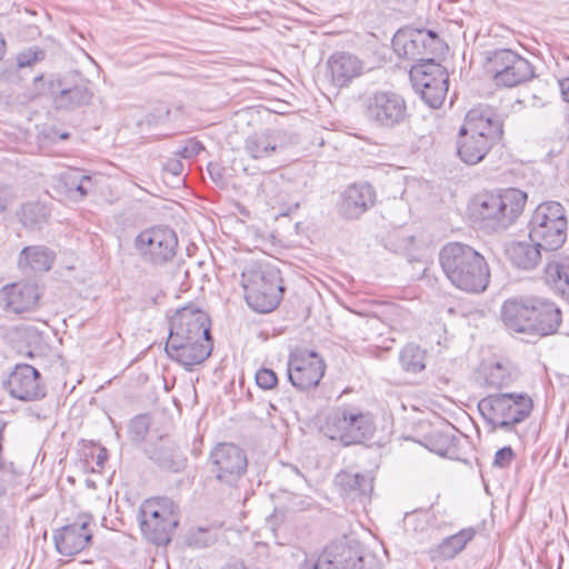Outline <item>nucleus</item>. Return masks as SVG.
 I'll list each match as a JSON object with an SVG mask.
<instances>
[{
  "mask_svg": "<svg viewBox=\"0 0 569 569\" xmlns=\"http://www.w3.org/2000/svg\"><path fill=\"white\" fill-rule=\"evenodd\" d=\"M447 278L457 288L467 292H481L489 283V270L485 258L470 246L452 242L439 254Z\"/></svg>",
  "mask_w": 569,
  "mask_h": 569,
  "instance_id": "nucleus-1",
  "label": "nucleus"
},
{
  "mask_svg": "<svg viewBox=\"0 0 569 569\" xmlns=\"http://www.w3.org/2000/svg\"><path fill=\"white\" fill-rule=\"evenodd\" d=\"M210 325L211 322H170L166 345L168 355L187 370L204 362L213 350Z\"/></svg>",
  "mask_w": 569,
  "mask_h": 569,
  "instance_id": "nucleus-2",
  "label": "nucleus"
},
{
  "mask_svg": "<svg viewBox=\"0 0 569 569\" xmlns=\"http://www.w3.org/2000/svg\"><path fill=\"white\" fill-rule=\"evenodd\" d=\"M241 284L249 307L260 313L272 311L284 291L280 270L269 263H251L246 267Z\"/></svg>",
  "mask_w": 569,
  "mask_h": 569,
  "instance_id": "nucleus-3",
  "label": "nucleus"
},
{
  "mask_svg": "<svg viewBox=\"0 0 569 569\" xmlns=\"http://www.w3.org/2000/svg\"><path fill=\"white\" fill-rule=\"evenodd\" d=\"M320 430L329 439L339 440L345 446H349L370 439L376 425L370 412L352 406H342L328 412Z\"/></svg>",
  "mask_w": 569,
  "mask_h": 569,
  "instance_id": "nucleus-4",
  "label": "nucleus"
},
{
  "mask_svg": "<svg viewBox=\"0 0 569 569\" xmlns=\"http://www.w3.org/2000/svg\"><path fill=\"white\" fill-rule=\"evenodd\" d=\"M568 221L565 208L557 201L540 203L530 220L529 239L545 250L559 249L567 239Z\"/></svg>",
  "mask_w": 569,
  "mask_h": 569,
  "instance_id": "nucleus-5",
  "label": "nucleus"
},
{
  "mask_svg": "<svg viewBox=\"0 0 569 569\" xmlns=\"http://www.w3.org/2000/svg\"><path fill=\"white\" fill-rule=\"evenodd\" d=\"M140 528L151 542L167 545L179 523L176 503L166 497L147 499L140 507Z\"/></svg>",
  "mask_w": 569,
  "mask_h": 569,
  "instance_id": "nucleus-6",
  "label": "nucleus"
},
{
  "mask_svg": "<svg viewBox=\"0 0 569 569\" xmlns=\"http://www.w3.org/2000/svg\"><path fill=\"white\" fill-rule=\"evenodd\" d=\"M409 77L415 90L429 107L438 109L442 106L448 92L449 74L435 58L411 66Z\"/></svg>",
  "mask_w": 569,
  "mask_h": 569,
  "instance_id": "nucleus-7",
  "label": "nucleus"
},
{
  "mask_svg": "<svg viewBox=\"0 0 569 569\" xmlns=\"http://www.w3.org/2000/svg\"><path fill=\"white\" fill-rule=\"evenodd\" d=\"M208 466L210 473L221 486L234 489L247 472L248 458L240 447L222 442L210 451Z\"/></svg>",
  "mask_w": 569,
  "mask_h": 569,
  "instance_id": "nucleus-8",
  "label": "nucleus"
},
{
  "mask_svg": "<svg viewBox=\"0 0 569 569\" xmlns=\"http://www.w3.org/2000/svg\"><path fill=\"white\" fill-rule=\"evenodd\" d=\"M392 47L398 57L417 63H425L442 51L443 42L431 30L408 29L398 31L392 39Z\"/></svg>",
  "mask_w": 569,
  "mask_h": 569,
  "instance_id": "nucleus-9",
  "label": "nucleus"
},
{
  "mask_svg": "<svg viewBox=\"0 0 569 569\" xmlns=\"http://www.w3.org/2000/svg\"><path fill=\"white\" fill-rule=\"evenodd\" d=\"M296 142V136L284 129L257 130L244 139L243 151L250 159L262 161L282 153Z\"/></svg>",
  "mask_w": 569,
  "mask_h": 569,
  "instance_id": "nucleus-10",
  "label": "nucleus"
},
{
  "mask_svg": "<svg viewBox=\"0 0 569 569\" xmlns=\"http://www.w3.org/2000/svg\"><path fill=\"white\" fill-rule=\"evenodd\" d=\"M362 555L347 541L332 542L319 553L306 557L302 569H362Z\"/></svg>",
  "mask_w": 569,
  "mask_h": 569,
  "instance_id": "nucleus-11",
  "label": "nucleus"
},
{
  "mask_svg": "<svg viewBox=\"0 0 569 569\" xmlns=\"http://www.w3.org/2000/svg\"><path fill=\"white\" fill-rule=\"evenodd\" d=\"M326 371L323 359L316 351L296 349L290 352L288 376L293 387L307 390L319 385Z\"/></svg>",
  "mask_w": 569,
  "mask_h": 569,
  "instance_id": "nucleus-12",
  "label": "nucleus"
},
{
  "mask_svg": "<svg viewBox=\"0 0 569 569\" xmlns=\"http://www.w3.org/2000/svg\"><path fill=\"white\" fill-rule=\"evenodd\" d=\"M366 117L381 127H395L406 117V102L391 91H377L365 99Z\"/></svg>",
  "mask_w": 569,
  "mask_h": 569,
  "instance_id": "nucleus-13",
  "label": "nucleus"
},
{
  "mask_svg": "<svg viewBox=\"0 0 569 569\" xmlns=\"http://www.w3.org/2000/svg\"><path fill=\"white\" fill-rule=\"evenodd\" d=\"M136 247L153 263H163L174 257L178 238L168 227H153L138 234Z\"/></svg>",
  "mask_w": 569,
  "mask_h": 569,
  "instance_id": "nucleus-14",
  "label": "nucleus"
},
{
  "mask_svg": "<svg viewBox=\"0 0 569 569\" xmlns=\"http://www.w3.org/2000/svg\"><path fill=\"white\" fill-rule=\"evenodd\" d=\"M90 513H80L72 523L66 525L54 532L57 551L62 556H74L81 552L92 540L94 527Z\"/></svg>",
  "mask_w": 569,
  "mask_h": 569,
  "instance_id": "nucleus-15",
  "label": "nucleus"
},
{
  "mask_svg": "<svg viewBox=\"0 0 569 569\" xmlns=\"http://www.w3.org/2000/svg\"><path fill=\"white\" fill-rule=\"evenodd\" d=\"M42 291L36 283L13 282L0 289V307L10 313L20 315L37 309Z\"/></svg>",
  "mask_w": 569,
  "mask_h": 569,
  "instance_id": "nucleus-16",
  "label": "nucleus"
},
{
  "mask_svg": "<svg viewBox=\"0 0 569 569\" xmlns=\"http://www.w3.org/2000/svg\"><path fill=\"white\" fill-rule=\"evenodd\" d=\"M40 377V372L32 366L17 365L6 382L7 390L21 401L39 400L46 396Z\"/></svg>",
  "mask_w": 569,
  "mask_h": 569,
  "instance_id": "nucleus-17",
  "label": "nucleus"
},
{
  "mask_svg": "<svg viewBox=\"0 0 569 569\" xmlns=\"http://www.w3.org/2000/svg\"><path fill=\"white\" fill-rule=\"evenodd\" d=\"M467 214L473 227L491 233L498 229V192L483 190L468 202Z\"/></svg>",
  "mask_w": 569,
  "mask_h": 569,
  "instance_id": "nucleus-18",
  "label": "nucleus"
},
{
  "mask_svg": "<svg viewBox=\"0 0 569 569\" xmlns=\"http://www.w3.org/2000/svg\"><path fill=\"white\" fill-rule=\"evenodd\" d=\"M330 82L336 88H346L366 71V63L356 54L347 51L333 52L327 60Z\"/></svg>",
  "mask_w": 569,
  "mask_h": 569,
  "instance_id": "nucleus-19",
  "label": "nucleus"
},
{
  "mask_svg": "<svg viewBox=\"0 0 569 569\" xmlns=\"http://www.w3.org/2000/svg\"><path fill=\"white\" fill-rule=\"evenodd\" d=\"M472 132L495 144L498 134L497 108L487 103H479L469 110L461 126V133Z\"/></svg>",
  "mask_w": 569,
  "mask_h": 569,
  "instance_id": "nucleus-20",
  "label": "nucleus"
},
{
  "mask_svg": "<svg viewBox=\"0 0 569 569\" xmlns=\"http://www.w3.org/2000/svg\"><path fill=\"white\" fill-rule=\"evenodd\" d=\"M376 201V192L369 183L349 186L341 196L339 213L346 219H358L368 211Z\"/></svg>",
  "mask_w": 569,
  "mask_h": 569,
  "instance_id": "nucleus-21",
  "label": "nucleus"
},
{
  "mask_svg": "<svg viewBox=\"0 0 569 569\" xmlns=\"http://www.w3.org/2000/svg\"><path fill=\"white\" fill-rule=\"evenodd\" d=\"M533 400L526 392H500V428H510L527 419Z\"/></svg>",
  "mask_w": 569,
  "mask_h": 569,
  "instance_id": "nucleus-22",
  "label": "nucleus"
},
{
  "mask_svg": "<svg viewBox=\"0 0 569 569\" xmlns=\"http://www.w3.org/2000/svg\"><path fill=\"white\" fill-rule=\"evenodd\" d=\"M533 74L528 60L509 49H500V83L506 87H515Z\"/></svg>",
  "mask_w": 569,
  "mask_h": 569,
  "instance_id": "nucleus-23",
  "label": "nucleus"
},
{
  "mask_svg": "<svg viewBox=\"0 0 569 569\" xmlns=\"http://www.w3.org/2000/svg\"><path fill=\"white\" fill-rule=\"evenodd\" d=\"M541 246L537 241L511 240L505 243V257L517 269L532 270L541 260Z\"/></svg>",
  "mask_w": 569,
  "mask_h": 569,
  "instance_id": "nucleus-24",
  "label": "nucleus"
},
{
  "mask_svg": "<svg viewBox=\"0 0 569 569\" xmlns=\"http://www.w3.org/2000/svg\"><path fill=\"white\" fill-rule=\"evenodd\" d=\"M56 260V253L44 246L24 247L18 256L17 264L24 276L49 271Z\"/></svg>",
  "mask_w": 569,
  "mask_h": 569,
  "instance_id": "nucleus-25",
  "label": "nucleus"
},
{
  "mask_svg": "<svg viewBox=\"0 0 569 569\" xmlns=\"http://www.w3.org/2000/svg\"><path fill=\"white\" fill-rule=\"evenodd\" d=\"M144 451L160 468L177 472L184 467L186 458L169 438H158L156 442L148 443Z\"/></svg>",
  "mask_w": 569,
  "mask_h": 569,
  "instance_id": "nucleus-26",
  "label": "nucleus"
},
{
  "mask_svg": "<svg viewBox=\"0 0 569 569\" xmlns=\"http://www.w3.org/2000/svg\"><path fill=\"white\" fill-rule=\"evenodd\" d=\"M492 146L493 143L487 141L485 138L472 132L461 133V128L459 129L457 151L460 159L467 164L480 162Z\"/></svg>",
  "mask_w": 569,
  "mask_h": 569,
  "instance_id": "nucleus-27",
  "label": "nucleus"
},
{
  "mask_svg": "<svg viewBox=\"0 0 569 569\" xmlns=\"http://www.w3.org/2000/svg\"><path fill=\"white\" fill-rule=\"evenodd\" d=\"M527 193L517 188L500 192V229L511 226L522 213Z\"/></svg>",
  "mask_w": 569,
  "mask_h": 569,
  "instance_id": "nucleus-28",
  "label": "nucleus"
},
{
  "mask_svg": "<svg viewBox=\"0 0 569 569\" xmlns=\"http://www.w3.org/2000/svg\"><path fill=\"white\" fill-rule=\"evenodd\" d=\"M336 483L345 495L353 499L361 496H369L373 490V479L368 473L342 471L337 475Z\"/></svg>",
  "mask_w": 569,
  "mask_h": 569,
  "instance_id": "nucleus-29",
  "label": "nucleus"
},
{
  "mask_svg": "<svg viewBox=\"0 0 569 569\" xmlns=\"http://www.w3.org/2000/svg\"><path fill=\"white\" fill-rule=\"evenodd\" d=\"M288 183L281 174H271L262 179L259 190L271 206L286 204Z\"/></svg>",
  "mask_w": 569,
  "mask_h": 569,
  "instance_id": "nucleus-30",
  "label": "nucleus"
},
{
  "mask_svg": "<svg viewBox=\"0 0 569 569\" xmlns=\"http://www.w3.org/2000/svg\"><path fill=\"white\" fill-rule=\"evenodd\" d=\"M92 93L87 86L78 84L69 89L61 90L54 97V104L58 109H76L90 103Z\"/></svg>",
  "mask_w": 569,
  "mask_h": 569,
  "instance_id": "nucleus-31",
  "label": "nucleus"
},
{
  "mask_svg": "<svg viewBox=\"0 0 569 569\" xmlns=\"http://www.w3.org/2000/svg\"><path fill=\"white\" fill-rule=\"evenodd\" d=\"M550 288L566 301H569V268L559 262H549L545 270Z\"/></svg>",
  "mask_w": 569,
  "mask_h": 569,
  "instance_id": "nucleus-32",
  "label": "nucleus"
},
{
  "mask_svg": "<svg viewBox=\"0 0 569 569\" xmlns=\"http://www.w3.org/2000/svg\"><path fill=\"white\" fill-rule=\"evenodd\" d=\"M475 531L469 529H462L458 533L446 538L435 550L433 558L451 559L458 552H460L473 538Z\"/></svg>",
  "mask_w": 569,
  "mask_h": 569,
  "instance_id": "nucleus-33",
  "label": "nucleus"
},
{
  "mask_svg": "<svg viewBox=\"0 0 569 569\" xmlns=\"http://www.w3.org/2000/svg\"><path fill=\"white\" fill-rule=\"evenodd\" d=\"M561 322H505L509 331L527 333V342H535L541 337L555 333Z\"/></svg>",
  "mask_w": 569,
  "mask_h": 569,
  "instance_id": "nucleus-34",
  "label": "nucleus"
},
{
  "mask_svg": "<svg viewBox=\"0 0 569 569\" xmlns=\"http://www.w3.org/2000/svg\"><path fill=\"white\" fill-rule=\"evenodd\" d=\"M532 297L512 298L502 306V320H532Z\"/></svg>",
  "mask_w": 569,
  "mask_h": 569,
  "instance_id": "nucleus-35",
  "label": "nucleus"
},
{
  "mask_svg": "<svg viewBox=\"0 0 569 569\" xmlns=\"http://www.w3.org/2000/svg\"><path fill=\"white\" fill-rule=\"evenodd\" d=\"M399 360L405 371L417 373L426 368V351L417 345L408 343L401 350Z\"/></svg>",
  "mask_w": 569,
  "mask_h": 569,
  "instance_id": "nucleus-36",
  "label": "nucleus"
},
{
  "mask_svg": "<svg viewBox=\"0 0 569 569\" xmlns=\"http://www.w3.org/2000/svg\"><path fill=\"white\" fill-rule=\"evenodd\" d=\"M21 223L30 229L39 228L47 221L46 207L39 202H28L19 212Z\"/></svg>",
  "mask_w": 569,
  "mask_h": 569,
  "instance_id": "nucleus-37",
  "label": "nucleus"
},
{
  "mask_svg": "<svg viewBox=\"0 0 569 569\" xmlns=\"http://www.w3.org/2000/svg\"><path fill=\"white\" fill-rule=\"evenodd\" d=\"M532 320H560L561 311L552 301L532 297Z\"/></svg>",
  "mask_w": 569,
  "mask_h": 569,
  "instance_id": "nucleus-38",
  "label": "nucleus"
},
{
  "mask_svg": "<svg viewBox=\"0 0 569 569\" xmlns=\"http://www.w3.org/2000/svg\"><path fill=\"white\" fill-rule=\"evenodd\" d=\"M478 410L491 430H495L498 425V396L490 395L481 399Z\"/></svg>",
  "mask_w": 569,
  "mask_h": 569,
  "instance_id": "nucleus-39",
  "label": "nucleus"
},
{
  "mask_svg": "<svg viewBox=\"0 0 569 569\" xmlns=\"http://www.w3.org/2000/svg\"><path fill=\"white\" fill-rule=\"evenodd\" d=\"M178 320H210V316L197 302H190L176 310Z\"/></svg>",
  "mask_w": 569,
  "mask_h": 569,
  "instance_id": "nucleus-40",
  "label": "nucleus"
},
{
  "mask_svg": "<svg viewBox=\"0 0 569 569\" xmlns=\"http://www.w3.org/2000/svg\"><path fill=\"white\" fill-rule=\"evenodd\" d=\"M426 441H427L426 446L431 451H433V452H436V453H438L440 456H445L448 452V450L450 448V443H451V440H450L449 436L443 435V433L438 432V431H436V432L431 433L430 436H428L426 438Z\"/></svg>",
  "mask_w": 569,
  "mask_h": 569,
  "instance_id": "nucleus-41",
  "label": "nucleus"
},
{
  "mask_svg": "<svg viewBox=\"0 0 569 569\" xmlns=\"http://www.w3.org/2000/svg\"><path fill=\"white\" fill-rule=\"evenodd\" d=\"M216 541V536L204 528H197L191 530L188 535V542L196 548H204Z\"/></svg>",
  "mask_w": 569,
  "mask_h": 569,
  "instance_id": "nucleus-42",
  "label": "nucleus"
},
{
  "mask_svg": "<svg viewBox=\"0 0 569 569\" xmlns=\"http://www.w3.org/2000/svg\"><path fill=\"white\" fill-rule=\"evenodd\" d=\"M497 51H487L483 53V79L492 80L496 82L498 79V60H497ZM497 86V83H495Z\"/></svg>",
  "mask_w": 569,
  "mask_h": 569,
  "instance_id": "nucleus-43",
  "label": "nucleus"
},
{
  "mask_svg": "<svg viewBox=\"0 0 569 569\" xmlns=\"http://www.w3.org/2000/svg\"><path fill=\"white\" fill-rule=\"evenodd\" d=\"M149 430V423L146 417H136L131 420L129 432L130 437L136 442H141Z\"/></svg>",
  "mask_w": 569,
  "mask_h": 569,
  "instance_id": "nucleus-44",
  "label": "nucleus"
},
{
  "mask_svg": "<svg viewBox=\"0 0 569 569\" xmlns=\"http://www.w3.org/2000/svg\"><path fill=\"white\" fill-rule=\"evenodd\" d=\"M256 382L261 389L270 390L276 387L278 378L273 370L261 368L256 373Z\"/></svg>",
  "mask_w": 569,
  "mask_h": 569,
  "instance_id": "nucleus-45",
  "label": "nucleus"
},
{
  "mask_svg": "<svg viewBox=\"0 0 569 569\" xmlns=\"http://www.w3.org/2000/svg\"><path fill=\"white\" fill-rule=\"evenodd\" d=\"M44 58V51L38 48H31L27 51L20 52L17 57V62L20 68L29 67L32 63L40 61Z\"/></svg>",
  "mask_w": 569,
  "mask_h": 569,
  "instance_id": "nucleus-46",
  "label": "nucleus"
},
{
  "mask_svg": "<svg viewBox=\"0 0 569 569\" xmlns=\"http://www.w3.org/2000/svg\"><path fill=\"white\" fill-rule=\"evenodd\" d=\"M498 369V363L487 365L481 363L477 371V379L482 381L487 386H495L497 383V375L496 370Z\"/></svg>",
  "mask_w": 569,
  "mask_h": 569,
  "instance_id": "nucleus-47",
  "label": "nucleus"
},
{
  "mask_svg": "<svg viewBox=\"0 0 569 569\" xmlns=\"http://www.w3.org/2000/svg\"><path fill=\"white\" fill-rule=\"evenodd\" d=\"M203 144L194 139L186 141L184 146L176 151V154L183 159H191L203 150Z\"/></svg>",
  "mask_w": 569,
  "mask_h": 569,
  "instance_id": "nucleus-48",
  "label": "nucleus"
},
{
  "mask_svg": "<svg viewBox=\"0 0 569 569\" xmlns=\"http://www.w3.org/2000/svg\"><path fill=\"white\" fill-rule=\"evenodd\" d=\"M520 372L516 367H505L500 363V388L510 386L519 377Z\"/></svg>",
  "mask_w": 569,
  "mask_h": 569,
  "instance_id": "nucleus-49",
  "label": "nucleus"
},
{
  "mask_svg": "<svg viewBox=\"0 0 569 569\" xmlns=\"http://www.w3.org/2000/svg\"><path fill=\"white\" fill-rule=\"evenodd\" d=\"M81 176H83L82 172L80 170L74 169V170H70V171L64 172L61 176V178L64 181V183L68 187V189L70 191H73V189L76 188L77 183L81 179Z\"/></svg>",
  "mask_w": 569,
  "mask_h": 569,
  "instance_id": "nucleus-50",
  "label": "nucleus"
},
{
  "mask_svg": "<svg viewBox=\"0 0 569 569\" xmlns=\"http://www.w3.org/2000/svg\"><path fill=\"white\" fill-rule=\"evenodd\" d=\"M91 184V177L83 174L73 189L74 192L79 193V199H83L89 192V186Z\"/></svg>",
  "mask_w": 569,
  "mask_h": 569,
  "instance_id": "nucleus-51",
  "label": "nucleus"
},
{
  "mask_svg": "<svg viewBox=\"0 0 569 569\" xmlns=\"http://www.w3.org/2000/svg\"><path fill=\"white\" fill-rule=\"evenodd\" d=\"M223 168L217 163H209L208 164V172L211 177V179L216 183H223L224 174H223Z\"/></svg>",
  "mask_w": 569,
  "mask_h": 569,
  "instance_id": "nucleus-52",
  "label": "nucleus"
},
{
  "mask_svg": "<svg viewBox=\"0 0 569 569\" xmlns=\"http://www.w3.org/2000/svg\"><path fill=\"white\" fill-rule=\"evenodd\" d=\"M166 170L173 176H179L183 171V163L177 158L169 159L164 166Z\"/></svg>",
  "mask_w": 569,
  "mask_h": 569,
  "instance_id": "nucleus-53",
  "label": "nucleus"
},
{
  "mask_svg": "<svg viewBox=\"0 0 569 569\" xmlns=\"http://www.w3.org/2000/svg\"><path fill=\"white\" fill-rule=\"evenodd\" d=\"M515 457V452L510 446L500 448V468L505 466V463H509Z\"/></svg>",
  "mask_w": 569,
  "mask_h": 569,
  "instance_id": "nucleus-54",
  "label": "nucleus"
},
{
  "mask_svg": "<svg viewBox=\"0 0 569 569\" xmlns=\"http://www.w3.org/2000/svg\"><path fill=\"white\" fill-rule=\"evenodd\" d=\"M559 87H560V91L563 97V100L569 103V77L559 80Z\"/></svg>",
  "mask_w": 569,
  "mask_h": 569,
  "instance_id": "nucleus-55",
  "label": "nucleus"
},
{
  "mask_svg": "<svg viewBox=\"0 0 569 569\" xmlns=\"http://www.w3.org/2000/svg\"><path fill=\"white\" fill-rule=\"evenodd\" d=\"M106 460H107V450L104 448H102L99 450V452L96 457V463L99 467H103Z\"/></svg>",
  "mask_w": 569,
  "mask_h": 569,
  "instance_id": "nucleus-56",
  "label": "nucleus"
},
{
  "mask_svg": "<svg viewBox=\"0 0 569 569\" xmlns=\"http://www.w3.org/2000/svg\"><path fill=\"white\" fill-rule=\"evenodd\" d=\"M4 426H6L4 423H0V470L4 466V461H3V457H2V450H3L2 441H3V429H4Z\"/></svg>",
  "mask_w": 569,
  "mask_h": 569,
  "instance_id": "nucleus-57",
  "label": "nucleus"
},
{
  "mask_svg": "<svg viewBox=\"0 0 569 569\" xmlns=\"http://www.w3.org/2000/svg\"><path fill=\"white\" fill-rule=\"evenodd\" d=\"M4 52H6V41L2 37V34L0 33V60L2 59Z\"/></svg>",
  "mask_w": 569,
  "mask_h": 569,
  "instance_id": "nucleus-58",
  "label": "nucleus"
},
{
  "mask_svg": "<svg viewBox=\"0 0 569 569\" xmlns=\"http://www.w3.org/2000/svg\"><path fill=\"white\" fill-rule=\"evenodd\" d=\"M492 466H498V450L495 452V456H493V460H492Z\"/></svg>",
  "mask_w": 569,
  "mask_h": 569,
  "instance_id": "nucleus-59",
  "label": "nucleus"
},
{
  "mask_svg": "<svg viewBox=\"0 0 569 569\" xmlns=\"http://www.w3.org/2000/svg\"><path fill=\"white\" fill-rule=\"evenodd\" d=\"M259 337L261 338V340H262V341L268 340V335H267V333H264L263 331H260V332H259Z\"/></svg>",
  "mask_w": 569,
  "mask_h": 569,
  "instance_id": "nucleus-60",
  "label": "nucleus"
},
{
  "mask_svg": "<svg viewBox=\"0 0 569 569\" xmlns=\"http://www.w3.org/2000/svg\"><path fill=\"white\" fill-rule=\"evenodd\" d=\"M482 481H483L486 491L489 493V486H488V483H487V481H486L483 476H482Z\"/></svg>",
  "mask_w": 569,
  "mask_h": 569,
  "instance_id": "nucleus-61",
  "label": "nucleus"
},
{
  "mask_svg": "<svg viewBox=\"0 0 569 569\" xmlns=\"http://www.w3.org/2000/svg\"><path fill=\"white\" fill-rule=\"evenodd\" d=\"M448 311H449V313H450L451 316H456V313H455V311H453V309H452V308H450Z\"/></svg>",
  "mask_w": 569,
  "mask_h": 569,
  "instance_id": "nucleus-62",
  "label": "nucleus"
},
{
  "mask_svg": "<svg viewBox=\"0 0 569 569\" xmlns=\"http://www.w3.org/2000/svg\"><path fill=\"white\" fill-rule=\"evenodd\" d=\"M4 209V204L2 203V200L0 199V211Z\"/></svg>",
  "mask_w": 569,
  "mask_h": 569,
  "instance_id": "nucleus-63",
  "label": "nucleus"
},
{
  "mask_svg": "<svg viewBox=\"0 0 569 569\" xmlns=\"http://www.w3.org/2000/svg\"><path fill=\"white\" fill-rule=\"evenodd\" d=\"M68 136H69L68 133H63V134L61 136V138H62V139H67V138H68Z\"/></svg>",
  "mask_w": 569,
  "mask_h": 569,
  "instance_id": "nucleus-64",
  "label": "nucleus"
}]
</instances>
